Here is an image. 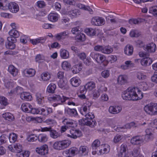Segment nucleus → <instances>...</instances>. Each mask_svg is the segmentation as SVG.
Here are the masks:
<instances>
[{
    "instance_id": "50",
    "label": "nucleus",
    "mask_w": 157,
    "mask_h": 157,
    "mask_svg": "<svg viewBox=\"0 0 157 157\" xmlns=\"http://www.w3.org/2000/svg\"><path fill=\"white\" fill-rule=\"evenodd\" d=\"M15 42H7L6 43V47L8 49H13L15 48V45L14 44Z\"/></svg>"
},
{
    "instance_id": "18",
    "label": "nucleus",
    "mask_w": 157,
    "mask_h": 157,
    "mask_svg": "<svg viewBox=\"0 0 157 157\" xmlns=\"http://www.w3.org/2000/svg\"><path fill=\"white\" fill-rule=\"evenodd\" d=\"M8 71L13 76H16L18 74V70L14 66L10 65L8 68Z\"/></svg>"
},
{
    "instance_id": "11",
    "label": "nucleus",
    "mask_w": 157,
    "mask_h": 157,
    "mask_svg": "<svg viewBox=\"0 0 157 157\" xmlns=\"http://www.w3.org/2000/svg\"><path fill=\"white\" fill-rule=\"evenodd\" d=\"M36 151L38 154L41 155H44L48 153V147L47 145L45 144L36 148Z\"/></svg>"
},
{
    "instance_id": "64",
    "label": "nucleus",
    "mask_w": 157,
    "mask_h": 157,
    "mask_svg": "<svg viewBox=\"0 0 157 157\" xmlns=\"http://www.w3.org/2000/svg\"><path fill=\"white\" fill-rule=\"evenodd\" d=\"M77 55L80 59L82 60H84L86 58V55L85 53L84 52H78Z\"/></svg>"
},
{
    "instance_id": "26",
    "label": "nucleus",
    "mask_w": 157,
    "mask_h": 157,
    "mask_svg": "<svg viewBox=\"0 0 157 157\" xmlns=\"http://www.w3.org/2000/svg\"><path fill=\"white\" fill-rule=\"evenodd\" d=\"M63 120L62 121V123L64 124L67 126H72L73 125V121L72 120L69 118H65L64 117L63 118Z\"/></svg>"
},
{
    "instance_id": "14",
    "label": "nucleus",
    "mask_w": 157,
    "mask_h": 157,
    "mask_svg": "<svg viewBox=\"0 0 157 157\" xmlns=\"http://www.w3.org/2000/svg\"><path fill=\"white\" fill-rule=\"evenodd\" d=\"M156 45L153 43L149 44L144 46V49L148 53H153L155 51Z\"/></svg>"
},
{
    "instance_id": "39",
    "label": "nucleus",
    "mask_w": 157,
    "mask_h": 157,
    "mask_svg": "<svg viewBox=\"0 0 157 157\" xmlns=\"http://www.w3.org/2000/svg\"><path fill=\"white\" fill-rule=\"evenodd\" d=\"M48 138L46 135L44 134H40L38 137V139L39 141L41 142H45L48 140Z\"/></svg>"
},
{
    "instance_id": "38",
    "label": "nucleus",
    "mask_w": 157,
    "mask_h": 157,
    "mask_svg": "<svg viewBox=\"0 0 157 157\" xmlns=\"http://www.w3.org/2000/svg\"><path fill=\"white\" fill-rule=\"evenodd\" d=\"M9 140V136L6 134H3L0 137V145L6 143Z\"/></svg>"
},
{
    "instance_id": "33",
    "label": "nucleus",
    "mask_w": 157,
    "mask_h": 157,
    "mask_svg": "<svg viewBox=\"0 0 157 157\" xmlns=\"http://www.w3.org/2000/svg\"><path fill=\"white\" fill-rule=\"evenodd\" d=\"M152 105L153 104H148L146 105L144 108L145 112L147 114L151 115L152 113Z\"/></svg>"
},
{
    "instance_id": "7",
    "label": "nucleus",
    "mask_w": 157,
    "mask_h": 157,
    "mask_svg": "<svg viewBox=\"0 0 157 157\" xmlns=\"http://www.w3.org/2000/svg\"><path fill=\"white\" fill-rule=\"evenodd\" d=\"M14 148L17 153H20L18 157H29V154L28 152L22 151V147L19 144H17L14 145Z\"/></svg>"
},
{
    "instance_id": "21",
    "label": "nucleus",
    "mask_w": 157,
    "mask_h": 157,
    "mask_svg": "<svg viewBox=\"0 0 157 157\" xmlns=\"http://www.w3.org/2000/svg\"><path fill=\"white\" fill-rule=\"evenodd\" d=\"M117 82L119 84L123 85L127 82V77L126 75H120L117 79Z\"/></svg>"
},
{
    "instance_id": "5",
    "label": "nucleus",
    "mask_w": 157,
    "mask_h": 157,
    "mask_svg": "<svg viewBox=\"0 0 157 157\" xmlns=\"http://www.w3.org/2000/svg\"><path fill=\"white\" fill-rule=\"evenodd\" d=\"M41 131L42 132L49 131L51 137L53 139L57 138L60 136V134L59 132L53 129L50 127L42 128H41Z\"/></svg>"
},
{
    "instance_id": "60",
    "label": "nucleus",
    "mask_w": 157,
    "mask_h": 157,
    "mask_svg": "<svg viewBox=\"0 0 157 157\" xmlns=\"http://www.w3.org/2000/svg\"><path fill=\"white\" fill-rule=\"evenodd\" d=\"M87 90V89L85 86H80V89L78 93L81 94H85Z\"/></svg>"
},
{
    "instance_id": "24",
    "label": "nucleus",
    "mask_w": 157,
    "mask_h": 157,
    "mask_svg": "<svg viewBox=\"0 0 157 157\" xmlns=\"http://www.w3.org/2000/svg\"><path fill=\"white\" fill-rule=\"evenodd\" d=\"M20 97L22 100L27 101L30 100L32 98V96L30 95V93L25 92L21 94Z\"/></svg>"
},
{
    "instance_id": "42",
    "label": "nucleus",
    "mask_w": 157,
    "mask_h": 157,
    "mask_svg": "<svg viewBox=\"0 0 157 157\" xmlns=\"http://www.w3.org/2000/svg\"><path fill=\"white\" fill-rule=\"evenodd\" d=\"M10 36H13L16 38L19 37L20 36L19 32L15 30V29H12L11 30L9 33Z\"/></svg>"
},
{
    "instance_id": "6",
    "label": "nucleus",
    "mask_w": 157,
    "mask_h": 157,
    "mask_svg": "<svg viewBox=\"0 0 157 157\" xmlns=\"http://www.w3.org/2000/svg\"><path fill=\"white\" fill-rule=\"evenodd\" d=\"M82 134L81 131L79 130L71 129L70 130V134L67 135L68 137L74 139L82 136Z\"/></svg>"
},
{
    "instance_id": "3",
    "label": "nucleus",
    "mask_w": 157,
    "mask_h": 157,
    "mask_svg": "<svg viewBox=\"0 0 157 157\" xmlns=\"http://www.w3.org/2000/svg\"><path fill=\"white\" fill-rule=\"evenodd\" d=\"M71 144V141L69 140L57 141L53 144V147L57 150H63L68 147Z\"/></svg>"
},
{
    "instance_id": "59",
    "label": "nucleus",
    "mask_w": 157,
    "mask_h": 157,
    "mask_svg": "<svg viewBox=\"0 0 157 157\" xmlns=\"http://www.w3.org/2000/svg\"><path fill=\"white\" fill-rule=\"evenodd\" d=\"M152 115L157 114V104H153Z\"/></svg>"
},
{
    "instance_id": "63",
    "label": "nucleus",
    "mask_w": 157,
    "mask_h": 157,
    "mask_svg": "<svg viewBox=\"0 0 157 157\" xmlns=\"http://www.w3.org/2000/svg\"><path fill=\"white\" fill-rule=\"evenodd\" d=\"M63 2L66 5H73L75 4L74 0H63Z\"/></svg>"
},
{
    "instance_id": "29",
    "label": "nucleus",
    "mask_w": 157,
    "mask_h": 157,
    "mask_svg": "<svg viewBox=\"0 0 157 157\" xmlns=\"http://www.w3.org/2000/svg\"><path fill=\"white\" fill-rule=\"evenodd\" d=\"M87 147L86 146H81L79 149L78 153L82 156H85L88 154Z\"/></svg>"
},
{
    "instance_id": "55",
    "label": "nucleus",
    "mask_w": 157,
    "mask_h": 157,
    "mask_svg": "<svg viewBox=\"0 0 157 157\" xmlns=\"http://www.w3.org/2000/svg\"><path fill=\"white\" fill-rule=\"evenodd\" d=\"M29 113L34 114H40V110L39 109L35 108H33L32 106L31 105V108H30Z\"/></svg>"
},
{
    "instance_id": "25",
    "label": "nucleus",
    "mask_w": 157,
    "mask_h": 157,
    "mask_svg": "<svg viewBox=\"0 0 157 157\" xmlns=\"http://www.w3.org/2000/svg\"><path fill=\"white\" fill-rule=\"evenodd\" d=\"M67 33L66 31H63L56 34V35L55 37L58 40H63L65 38L66 36H67Z\"/></svg>"
},
{
    "instance_id": "16",
    "label": "nucleus",
    "mask_w": 157,
    "mask_h": 157,
    "mask_svg": "<svg viewBox=\"0 0 157 157\" xmlns=\"http://www.w3.org/2000/svg\"><path fill=\"white\" fill-rule=\"evenodd\" d=\"M122 110L121 107L116 106H112L109 107V111L110 113L116 114L120 112Z\"/></svg>"
},
{
    "instance_id": "57",
    "label": "nucleus",
    "mask_w": 157,
    "mask_h": 157,
    "mask_svg": "<svg viewBox=\"0 0 157 157\" xmlns=\"http://www.w3.org/2000/svg\"><path fill=\"white\" fill-rule=\"evenodd\" d=\"M101 75L104 78H107L110 75L109 71L108 70H105L102 72Z\"/></svg>"
},
{
    "instance_id": "28",
    "label": "nucleus",
    "mask_w": 157,
    "mask_h": 157,
    "mask_svg": "<svg viewBox=\"0 0 157 157\" xmlns=\"http://www.w3.org/2000/svg\"><path fill=\"white\" fill-rule=\"evenodd\" d=\"M2 117L4 119L9 121H13L15 118L14 117L11 113H3L2 115Z\"/></svg>"
},
{
    "instance_id": "47",
    "label": "nucleus",
    "mask_w": 157,
    "mask_h": 157,
    "mask_svg": "<svg viewBox=\"0 0 157 157\" xmlns=\"http://www.w3.org/2000/svg\"><path fill=\"white\" fill-rule=\"evenodd\" d=\"M123 138V136L119 134L116 135L113 140V142L115 144H117L120 142Z\"/></svg>"
},
{
    "instance_id": "13",
    "label": "nucleus",
    "mask_w": 157,
    "mask_h": 157,
    "mask_svg": "<svg viewBox=\"0 0 157 157\" xmlns=\"http://www.w3.org/2000/svg\"><path fill=\"white\" fill-rule=\"evenodd\" d=\"M9 10L13 13H16L19 10L18 5L14 2H11L9 3L8 6Z\"/></svg>"
},
{
    "instance_id": "22",
    "label": "nucleus",
    "mask_w": 157,
    "mask_h": 157,
    "mask_svg": "<svg viewBox=\"0 0 157 157\" xmlns=\"http://www.w3.org/2000/svg\"><path fill=\"white\" fill-rule=\"evenodd\" d=\"M59 87L62 89H67L68 88L67 81L66 80L60 79L58 82Z\"/></svg>"
},
{
    "instance_id": "62",
    "label": "nucleus",
    "mask_w": 157,
    "mask_h": 157,
    "mask_svg": "<svg viewBox=\"0 0 157 157\" xmlns=\"http://www.w3.org/2000/svg\"><path fill=\"white\" fill-rule=\"evenodd\" d=\"M9 3L6 0H5L4 2L2 3V9L4 10H9V8H8V4Z\"/></svg>"
},
{
    "instance_id": "35",
    "label": "nucleus",
    "mask_w": 157,
    "mask_h": 157,
    "mask_svg": "<svg viewBox=\"0 0 157 157\" xmlns=\"http://www.w3.org/2000/svg\"><path fill=\"white\" fill-rule=\"evenodd\" d=\"M86 33L90 36H93L96 35V31L95 29L91 28H87L85 30Z\"/></svg>"
},
{
    "instance_id": "19",
    "label": "nucleus",
    "mask_w": 157,
    "mask_h": 157,
    "mask_svg": "<svg viewBox=\"0 0 157 157\" xmlns=\"http://www.w3.org/2000/svg\"><path fill=\"white\" fill-rule=\"evenodd\" d=\"M36 97L38 104L42 105L44 103V97L40 93H37L36 94Z\"/></svg>"
},
{
    "instance_id": "45",
    "label": "nucleus",
    "mask_w": 157,
    "mask_h": 157,
    "mask_svg": "<svg viewBox=\"0 0 157 157\" xmlns=\"http://www.w3.org/2000/svg\"><path fill=\"white\" fill-rule=\"evenodd\" d=\"M75 39L78 41H84L85 40V36L83 33H80L76 36Z\"/></svg>"
},
{
    "instance_id": "17",
    "label": "nucleus",
    "mask_w": 157,
    "mask_h": 157,
    "mask_svg": "<svg viewBox=\"0 0 157 157\" xmlns=\"http://www.w3.org/2000/svg\"><path fill=\"white\" fill-rule=\"evenodd\" d=\"M23 74L27 77L33 76L36 73L35 70L33 69H26L23 71Z\"/></svg>"
},
{
    "instance_id": "43",
    "label": "nucleus",
    "mask_w": 157,
    "mask_h": 157,
    "mask_svg": "<svg viewBox=\"0 0 157 157\" xmlns=\"http://www.w3.org/2000/svg\"><path fill=\"white\" fill-rule=\"evenodd\" d=\"M51 78V75L48 73H44L41 75V78L44 81L49 80Z\"/></svg>"
},
{
    "instance_id": "37",
    "label": "nucleus",
    "mask_w": 157,
    "mask_h": 157,
    "mask_svg": "<svg viewBox=\"0 0 157 157\" xmlns=\"http://www.w3.org/2000/svg\"><path fill=\"white\" fill-rule=\"evenodd\" d=\"M103 49L102 50V53L106 54H109L112 52L113 49L111 48L109 46H103Z\"/></svg>"
},
{
    "instance_id": "44",
    "label": "nucleus",
    "mask_w": 157,
    "mask_h": 157,
    "mask_svg": "<svg viewBox=\"0 0 157 157\" xmlns=\"http://www.w3.org/2000/svg\"><path fill=\"white\" fill-rule=\"evenodd\" d=\"M56 88V85L53 83L49 84L47 88V91L49 93H53Z\"/></svg>"
},
{
    "instance_id": "12",
    "label": "nucleus",
    "mask_w": 157,
    "mask_h": 157,
    "mask_svg": "<svg viewBox=\"0 0 157 157\" xmlns=\"http://www.w3.org/2000/svg\"><path fill=\"white\" fill-rule=\"evenodd\" d=\"M104 19L102 17H94L92 19L91 23L93 25L100 26L104 24Z\"/></svg>"
},
{
    "instance_id": "52",
    "label": "nucleus",
    "mask_w": 157,
    "mask_h": 157,
    "mask_svg": "<svg viewBox=\"0 0 157 157\" xmlns=\"http://www.w3.org/2000/svg\"><path fill=\"white\" fill-rule=\"evenodd\" d=\"M0 103L4 106H6L8 104L7 98L3 96L0 97Z\"/></svg>"
},
{
    "instance_id": "36",
    "label": "nucleus",
    "mask_w": 157,
    "mask_h": 157,
    "mask_svg": "<svg viewBox=\"0 0 157 157\" xmlns=\"http://www.w3.org/2000/svg\"><path fill=\"white\" fill-rule=\"evenodd\" d=\"M48 18L49 20L52 22H55L58 19L57 14L53 13H50L49 14Z\"/></svg>"
},
{
    "instance_id": "53",
    "label": "nucleus",
    "mask_w": 157,
    "mask_h": 157,
    "mask_svg": "<svg viewBox=\"0 0 157 157\" xmlns=\"http://www.w3.org/2000/svg\"><path fill=\"white\" fill-rule=\"evenodd\" d=\"M68 13L71 17H75L78 15L79 13L76 10H71L68 11Z\"/></svg>"
},
{
    "instance_id": "34",
    "label": "nucleus",
    "mask_w": 157,
    "mask_h": 157,
    "mask_svg": "<svg viewBox=\"0 0 157 157\" xmlns=\"http://www.w3.org/2000/svg\"><path fill=\"white\" fill-rule=\"evenodd\" d=\"M60 53V56L63 59H67L69 57V52L65 49H61Z\"/></svg>"
},
{
    "instance_id": "48",
    "label": "nucleus",
    "mask_w": 157,
    "mask_h": 157,
    "mask_svg": "<svg viewBox=\"0 0 157 157\" xmlns=\"http://www.w3.org/2000/svg\"><path fill=\"white\" fill-rule=\"evenodd\" d=\"M149 12L152 13L154 16H157V6H154L150 8Z\"/></svg>"
},
{
    "instance_id": "30",
    "label": "nucleus",
    "mask_w": 157,
    "mask_h": 157,
    "mask_svg": "<svg viewBox=\"0 0 157 157\" xmlns=\"http://www.w3.org/2000/svg\"><path fill=\"white\" fill-rule=\"evenodd\" d=\"M8 136L9 140L11 143H13L17 141V135L15 133H11L9 134Z\"/></svg>"
},
{
    "instance_id": "46",
    "label": "nucleus",
    "mask_w": 157,
    "mask_h": 157,
    "mask_svg": "<svg viewBox=\"0 0 157 157\" xmlns=\"http://www.w3.org/2000/svg\"><path fill=\"white\" fill-rule=\"evenodd\" d=\"M71 65L67 61L63 62L62 64V67L63 69L67 71L71 68Z\"/></svg>"
},
{
    "instance_id": "51",
    "label": "nucleus",
    "mask_w": 157,
    "mask_h": 157,
    "mask_svg": "<svg viewBox=\"0 0 157 157\" xmlns=\"http://www.w3.org/2000/svg\"><path fill=\"white\" fill-rule=\"evenodd\" d=\"M38 139V137L34 134L29 136L27 138V140L29 142H33L36 141Z\"/></svg>"
},
{
    "instance_id": "15",
    "label": "nucleus",
    "mask_w": 157,
    "mask_h": 157,
    "mask_svg": "<svg viewBox=\"0 0 157 157\" xmlns=\"http://www.w3.org/2000/svg\"><path fill=\"white\" fill-rule=\"evenodd\" d=\"M136 124L134 122H132L130 123H128L126 124L124 126L122 127L118 128L117 131H120L121 132H124L125 130H123L122 129H130L132 127H137V126L136 125Z\"/></svg>"
},
{
    "instance_id": "58",
    "label": "nucleus",
    "mask_w": 157,
    "mask_h": 157,
    "mask_svg": "<svg viewBox=\"0 0 157 157\" xmlns=\"http://www.w3.org/2000/svg\"><path fill=\"white\" fill-rule=\"evenodd\" d=\"M137 77L139 80H144L146 79V76L145 75H143V74L140 72H138L136 74Z\"/></svg>"
},
{
    "instance_id": "41",
    "label": "nucleus",
    "mask_w": 157,
    "mask_h": 157,
    "mask_svg": "<svg viewBox=\"0 0 157 157\" xmlns=\"http://www.w3.org/2000/svg\"><path fill=\"white\" fill-rule=\"evenodd\" d=\"M80 81L76 79L75 78H72L71 80V83L74 87H77L79 85Z\"/></svg>"
},
{
    "instance_id": "32",
    "label": "nucleus",
    "mask_w": 157,
    "mask_h": 157,
    "mask_svg": "<svg viewBox=\"0 0 157 157\" xmlns=\"http://www.w3.org/2000/svg\"><path fill=\"white\" fill-rule=\"evenodd\" d=\"M65 113L71 116L77 115L78 114L76 110L74 109L68 108L65 110Z\"/></svg>"
},
{
    "instance_id": "40",
    "label": "nucleus",
    "mask_w": 157,
    "mask_h": 157,
    "mask_svg": "<svg viewBox=\"0 0 157 157\" xmlns=\"http://www.w3.org/2000/svg\"><path fill=\"white\" fill-rule=\"evenodd\" d=\"M87 90H91L94 89L95 87V84L93 82H87L85 85Z\"/></svg>"
},
{
    "instance_id": "61",
    "label": "nucleus",
    "mask_w": 157,
    "mask_h": 157,
    "mask_svg": "<svg viewBox=\"0 0 157 157\" xmlns=\"http://www.w3.org/2000/svg\"><path fill=\"white\" fill-rule=\"evenodd\" d=\"M128 150V147L127 145L125 144H122L120 147V151L126 152L127 150Z\"/></svg>"
},
{
    "instance_id": "23",
    "label": "nucleus",
    "mask_w": 157,
    "mask_h": 157,
    "mask_svg": "<svg viewBox=\"0 0 157 157\" xmlns=\"http://www.w3.org/2000/svg\"><path fill=\"white\" fill-rule=\"evenodd\" d=\"M152 62V60L150 58H144L140 60L141 64L144 66L150 65Z\"/></svg>"
},
{
    "instance_id": "31",
    "label": "nucleus",
    "mask_w": 157,
    "mask_h": 157,
    "mask_svg": "<svg viewBox=\"0 0 157 157\" xmlns=\"http://www.w3.org/2000/svg\"><path fill=\"white\" fill-rule=\"evenodd\" d=\"M82 64H77L74 66L72 68V72L74 74H77L79 72L82 70Z\"/></svg>"
},
{
    "instance_id": "1",
    "label": "nucleus",
    "mask_w": 157,
    "mask_h": 157,
    "mask_svg": "<svg viewBox=\"0 0 157 157\" xmlns=\"http://www.w3.org/2000/svg\"><path fill=\"white\" fill-rule=\"evenodd\" d=\"M123 98L126 100H137L143 97V93L137 87H130L123 92Z\"/></svg>"
},
{
    "instance_id": "4",
    "label": "nucleus",
    "mask_w": 157,
    "mask_h": 157,
    "mask_svg": "<svg viewBox=\"0 0 157 157\" xmlns=\"http://www.w3.org/2000/svg\"><path fill=\"white\" fill-rule=\"evenodd\" d=\"M90 56L99 64L103 63L104 62L106 61L105 57L101 54L95 53L92 52L90 53Z\"/></svg>"
},
{
    "instance_id": "10",
    "label": "nucleus",
    "mask_w": 157,
    "mask_h": 157,
    "mask_svg": "<svg viewBox=\"0 0 157 157\" xmlns=\"http://www.w3.org/2000/svg\"><path fill=\"white\" fill-rule=\"evenodd\" d=\"M78 151V149L76 147H72L68 150L64 151L63 155L67 157H71L74 156Z\"/></svg>"
},
{
    "instance_id": "54",
    "label": "nucleus",
    "mask_w": 157,
    "mask_h": 157,
    "mask_svg": "<svg viewBox=\"0 0 157 157\" xmlns=\"http://www.w3.org/2000/svg\"><path fill=\"white\" fill-rule=\"evenodd\" d=\"M140 151L138 148H134L131 152L132 156L134 157H137L139 155Z\"/></svg>"
},
{
    "instance_id": "8",
    "label": "nucleus",
    "mask_w": 157,
    "mask_h": 157,
    "mask_svg": "<svg viewBox=\"0 0 157 157\" xmlns=\"http://www.w3.org/2000/svg\"><path fill=\"white\" fill-rule=\"evenodd\" d=\"M48 100L50 101H54L60 102L61 103H63L69 99V98L66 97L63 95H55L52 97H48Z\"/></svg>"
},
{
    "instance_id": "9",
    "label": "nucleus",
    "mask_w": 157,
    "mask_h": 157,
    "mask_svg": "<svg viewBox=\"0 0 157 157\" xmlns=\"http://www.w3.org/2000/svg\"><path fill=\"white\" fill-rule=\"evenodd\" d=\"M144 141L143 136H137L132 138L131 139L130 142L133 144L137 145L142 143Z\"/></svg>"
},
{
    "instance_id": "49",
    "label": "nucleus",
    "mask_w": 157,
    "mask_h": 157,
    "mask_svg": "<svg viewBox=\"0 0 157 157\" xmlns=\"http://www.w3.org/2000/svg\"><path fill=\"white\" fill-rule=\"evenodd\" d=\"M100 142L98 140H94L92 144V149H96L100 145Z\"/></svg>"
},
{
    "instance_id": "56",
    "label": "nucleus",
    "mask_w": 157,
    "mask_h": 157,
    "mask_svg": "<svg viewBox=\"0 0 157 157\" xmlns=\"http://www.w3.org/2000/svg\"><path fill=\"white\" fill-rule=\"evenodd\" d=\"M139 55L140 57L144 58H149L148 57L149 56V53L145 52H139Z\"/></svg>"
},
{
    "instance_id": "27",
    "label": "nucleus",
    "mask_w": 157,
    "mask_h": 157,
    "mask_svg": "<svg viewBox=\"0 0 157 157\" xmlns=\"http://www.w3.org/2000/svg\"><path fill=\"white\" fill-rule=\"evenodd\" d=\"M30 108H31V105L29 103H23L21 106L22 110L25 112L29 113Z\"/></svg>"
},
{
    "instance_id": "20",
    "label": "nucleus",
    "mask_w": 157,
    "mask_h": 157,
    "mask_svg": "<svg viewBox=\"0 0 157 157\" xmlns=\"http://www.w3.org/2000/svg\"><path fill=\"white\" fill-rule=\"evenodd\" d=\"M133 51V46L130 44H127L124 48V52L125 54L127 55H131L132 54Z\"/></svg>"
},
{
    "instance_id": "2",
    "label": "nucleus",
    "mask_w": 157,
    "mask_h": 157,
    "mask_svg": "<svg viewBox=\"0 0 157 157\" xmlns=\"http://www.w3.org/2000/svg\"><path fill=\"white\" fill-rule=\"evenodd\" d=\"M85 118H83L78 121V124L82 126L87 125L93 127L96 124V122L94 121L93 119L94 118V115L92 113L89 112L85 114Z\"/></svg>"
}]
</instances>
